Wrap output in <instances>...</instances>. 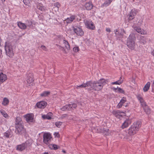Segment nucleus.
I'll return each mask as SVG.
<instances>
[{
  "instance_id": "obj_44",
  "label": "nucleus",
  "mask_w": 154,
  "mask_h": 154,
  "mask_svg": "<svg viewBox=\"0 0 154 154\" xmlns=\"http://www.w3.org/2000/svg\"><path fill=\"white\" fill-rule=\"evenodd\" d=\"M70 105L71 110L73 109H75L77 107V104L75 103L71 104Z\"/></svg>"
},
{
  "instance_id": "obj_34",
  "label": "nucleus",
  "mask_w": 154,
  "mask_h": 154,
  "mask_svg": "<svg viewBox=\"0 0 154 154\" xmlns=\"http://www.w3.org/2000/svg\"><path fill=\"white\" fill-rule=\"evenodd\" d=\"M20 123H22L23 124V122L21 121V119L20 117H17L16 120L15 125H18Z\"/></svg>"
},
{
  "instance_id": "obj_15",
  "label": "nucleus",
  "mask_w": 154,
  "mask_h": 154,
  "mask_svg": "<svg viewBox=\"0 0 154 154\" xmlns=\"http://www.w3.org/2000/svg\"><path fill=\"white\" fill-rule=\"evenodd\" d=\"M137 98L141 103V106L143 107H144L146 106V103L144 101L143 98L140 95H138L137 97Z\"/></svg>"
},
{
  "instance_id": "obj_63",
  "label": "nucleus",
  "mask_w": 154,
  "mask_h": 154,
  "mask_svg": "<svg viewBox=\"0 0 154 154\" xmlns=\"http://www.w3.org/2000/svg\"><path fill=\"white\" fill-rule=\"evenodd\" d=\"M1 1L2 2H5V0H1Z\"/></svg>"
},
{
  "instance_id": "obj_61",
  "label": "nucleus",
  "mask_w": 154,
  "mask_h": 154,
  "mask_svg": "<svg viewBox=\"0 0 154 154\" xmlns=\"http://www.w3.org/2000/svg\"><path fill=\"white\" fill-rule=\"evenodd\" d=\"M123 32L125 33V34H126V32H125V31L124 30H123Z\"/></svg>"
},
{
  "instance_id": "obj_49",
  "label": "nucleus",
  "mask_w": 154,
  "mask_h": 154,
  "mask_svg": "<svg viewBox=\"0 0 154 154\" xmlns=\"http://www.w3.org/2000/svg\"><path fill=\"white\" fill-rule=\"evenodd\" d=\"M66 108H67V111H69L71 110V109L70 108V104H68V105H66Z\"/></svg>"
},
{
  "instance_id": "obj_10",
  "label": "nucleus",
  "mask_w": 154,
  "mask_h": 154,
  "mask_svg": "<svg viewBox=\"0 0 154 154\" xmlns=\"http://www.w3.org/2000/svg\"><path fill=\"white\" fill-rule=\"evenodd\" d=\"M73 28L74 32L77 35L81 36L84 35V32L82 29L78 27L75 28L74 27H73Z\"/></svg>"
},
{
  "instance_id": "obj_20",
  "label": "nucleus",
  "mask_w": 154,
  "mask_h": 154,
  "mask_svg": "<svg viewBox=\"0 0 154 154\" xmlns=\"http://www.w3.org/2000/svg\"><path fill=\"white\" fill-rule=\"evenodd\" d=\"M75 18V16L74 15L71 16L70 17L67 18L65 21H66V23H70L72 22Z\"/></svg>"
},
{
  "instance_id": "obj_12",
  "label": "nucleus",
  "mask_w": 154,
  "mask_h": 154,
  "mask_svg": "<svg viewBox=\"0 0 154 154\" xmlns=\"http://www.w3.org/2000/svg\"><path fill=\"white\" fill-rule=\"evenodd\" d=\"M47 103L43 101L39 102L36 104V106L38 108L44 109L46 106Z\"/></svg>"
},
{
  "instance_id": "obj_29",
  "label": "nucleus",
  "mask_w": 154,
  "mask_h": 154,
  "mask_svg": "<svg viewBox=\"0 0 154 154\" xmlns=\"http://www.w3.org/2000/svg\"><path fill=\"white\" fill-rule=\"evenodd\" d=\"M136 24L138 25H140L143 23V19L140 17H138L136 20Z\"/></svg>"
},
{
  "instance_id": "obj_41",
  "label": "nucleus",
  "mask_w": 154,
  "mask_h": 154,
  "mask_svg": "<svg viewBox=\"0 0 154 154\" xmlns=\"http://www.w3.org/2000/svg\"><path fill=\"white\" fill-rule=\"evenodd\" d=\"M68 115L65 114L62 115L60 117V119H67V117H68Z\"/></svg>"
},
{
  "instance_id": "obj_16",
  "label": "nucleus",
  "mask_w": 154,
  "mask_h": 154,
  "mask_svg": "<svg viewBox=\"0 0 154 154\" xmlns=\"http://www.w3.org/2000/svg\"><path fill=\"white\" fill-rule=\"evenodd\" d=\"M131 123V121L129 119H126L123 123L121 126V128L124 129L128 127Z\"/></svg>"
},
{
  "instance_id": "obj_26",
  "label": "nucleus",
  "mask_w": 154,
  "mask_h": 154,
  "mask_svg": "<svg viewBox=\"0 0 154 154\" xmlns=\"http://www.w3.org/2000/svg\"><path fill=\"white\" fill-rule=\"evenodd\" d=\"M53 114L51 112H49L47 115H43L42 116V118L43 119H51V117L52 116Z\"/></svg>"
},
{
  "instance_id": "obj_25",
  "label": "nucleus",
  "mask_w": 154,
  "mask_h": 154,
  "mask_svg": "<svg viewBox=\"0 0 154 154\" xmlns=\"http://www.w3.org/2000/svg\"><path fill=\"white\" fill-rule=\"evenodd\" d=\"M100 132L106 135H109L110 134V132L109 131V130L108 129L101 128Z\"/></svg>"
},
{
  "instance_id": "obj_18",
  "label": "nucleus",
  "mask_w": 154,
  "mask_h": 154,
  "mask_svg": "<svg viewBox=\"0 0 154 154\" xmlns=\"http://www.w3.org/2000/svg\"><path fill=\"white\" fill-rule=\"evenodd\" d=\"M26 81L28 85L29 86H32L34 84L33 79L30 76H27Z\"/></svg>"
},
{
  "instance_id": "obj_42",
  "label": "nucleus",
  "mask_w": 154,
  "mask_h": 154,
  "mask_svg": "<svg viewBox=\"0 0 154 154\" xmlns=\"http://www.w3.org/2000/svg\"><path fill=\"white\" fill-rule=\"evenodd\" d=\"M112 0H108V1H106L103 4L104 6H106L108 5L112 2Z\"/></svg>"
},
{
  "instance_id": "obj_58",
  "label": "nucleus",
  "mask_w": 154,
  "mask_h": 154,
  "mask_svg": "<svg viewBox=\"0 0 154 154\" xmlns=\"http://www.w3.org/2000/svg\"><path fill=\"white\" fill-rule=\"evenodd\" d=\"M118 32V31L117 29L115 31V33L116 35L118 34V33H117Z\"/></svg>"
},
{
  "instance_id": "obj_31",
  "label": "nucleus",
  "mask_w": 154,
  "mask_h": 154,
  "mask_svg": "<svg viewBox=\"0 0 154 154\" xmlns=\"http://www.w3.org/2000/svg\"><path fill=\"white\" fill-rule=\"evenodd\" d=\"M139 40V42L143 44H144L146 42L144 37L143 36H140Z\"/></svg>"
},
{
  "instance_id": "obj_1",
  "label": "nucleus",
  "mask_w": 154,
  "mask_h": 154,
  "mask_svg": "<svg viewBox=\"0 0 154 154\" xmlns=\"http://www.w3.org/2000/svg\"><path fill=\"white\" fill-rule=\"evenodd\" d=\"M107 80L102 79L97 81H90V87L95 91H100L102 89L104 85L107 82Z\"/></svg>"
},
{
  "instance_id": "obj_30",
  "label": "nucleus",
  "mask_w": 154,
  "mask_h": 154,
  "mask_svg": "<svg viewBox=\"0 0 154 154\" xmlns=\"http://www.w3.org/2000/svg\"><path fill=\"white\" fill-rule=\"evenodd\" d=\"M150 85V82H148L146 85H145L144 87L143 88V91L145 92H146L149 89Z\"/></svg>"
},
{
  "instance_id": "obj_54",
  "label": "nucleus",
  "mask_w": 154,
  "mask_h": 154,
  "mask_svg": "<svg viewBox=\"0 0 154 154\" xmlns=\"http://www.w3.org/2000/svg\"><path fill=\"white\" fill-rule=\"evenodd\" d=\"M41 47L42 48V49L46 51L47 50L46 47L45 46L42 45L41 46Z\"/></svg>"
},
{
  "instance_id": "obj_48",
  "label": "nucleus",
  "mask_w": 154,
  "mask_h": 154,
  "mask_svg": "<svg viewBox=\"0 0 154 154\" xmlns=\"http://www.w3.org/2000/svg\"><path fill=\"white\" fill-rule=\"evenodd\" d=\"M73 50L75 52H78L79 50V48L77 47H74L73 49Z\"/></svg>"
},
{
  "instance_id": "obj_56",
  "label": "nucleus",
  "mask_w": 154,
  "mask_h": 154,
  "mask_svg": "<svg viewBox=\"0 0 154 154\" xmlns=\"http://www.w3.org/2000/svg\"><path fill=\"white\" fill-rule=\"evenodd\" d=\"M134 17H131L130 15H129V17H128V20H132L133 18Z\"/></svg>"
},
{
  "instance_id": "obj_19",
  "label": "nucleus",
  "mask_w": 154,
  "mask_h": 154,
  "mask_svg": "<svg viewBox=\"0 0 154 154\" xmlns=\"http://www.w3.org/2000/svg\"><path fill=\"white\" fill-rule=\"evenodd\" d=\"M90 81L87 82L86 83L83 82L82 85L77 86L76 87V88H85L86 87L90 86Z\"/></svg>"
},
{
  "instance_id": "obj_17",
  "label": "nucleus",
  "mask_w": 154,
  "mask_h": 154,
  "mask_svg": "<svg viewBox=\"0 0 154 154\" xmlns=\"http://www.w3.org/2000/svg\"><path fill=\"white\" fill-rule=\"evenodd\" d=\"M26 121L28 122H32L33 119L32 115L27 114L25 116Z\"/></svg>"
},
{
  "instance_id": "obj_32",
  "label": "nucleus",
  "mask_w": 154,
  "mask_h": 154,
  "mask_svg": "<svg viewBox=\"0 0 154 154\" xmlns=\"http://www.w3.org/2000/svg\"><path fill=\"white\" fill-rule=\"evenodd\" d=\"M145 111V112L147 114H149L150 113L151 110L149 107L146 105V106L144 107H143Z\"/></svg>"
},
{
  "instance_id": "obj_33",
  "label": "nucleus",
  "mask_w": 154,
  "mask_h": 154,
  "mask_svg": "<svg viewBox=\"0 0 154 154\" xmlns=\"http://www.w3.org/2000/svg\"><path fill=\"white\" fill-rule=\"evenodd\" d=\"M37 8L41 11H44L46 9V8L41 4H38L37 6Z\"/></svg>"
},
{
  "instance_id": "obj_3",
  "label": "nucleus",
  "mask_w": 154,
  "mask_h": 154,
  "mask_svg": "<svg viewBox=\"0 0 154 154\" xmlns=\"http://www.w3.org/2000/svg\"><path fill=\"white\" fill-rule=\"evenodd\" d=\"M5 47L6 55L10 57H13L14 55V53L11 44L10 43L6 42Z\"/></svg>"
},
{
  "instance_id": "obj_28",
  "label": "nucleus",
  "mask_w": 154,
  "mask_h": 154,
  "mask_svg": "<svg viewBox=\"0 0 154 154\" xmlns=\"http://www.w3.org/2000/svg\"><path fill=\"white\" fill-rule=\"evenodd\" d=\"M17 25L19 27L22 29H26V25L24 23L19 22Z\"/></svg>"
},
{
  "instance_id": "obj_27",
  "label": "nucleus",
  "mask_w": 154,
  "mask_h": 154,
  "mask_svg": "<svg viewBox=\"0 0 154 154\" xmlns=\"http://www.w3.org/2000/svg\"><path fill=\"white\" fill-rule=\"evenodd\" d=\"M113 90L116 92H119V93L124 94L125 91L122 88L117 87V88H113Z\"/></svg>"
},
{
  "instance_id": "obj_36",
  "label": "nucleus",
  "mask_w": 154,
  "mask_h": 154,
  "mask_svg": "<svg viewBox=\"0 0 154 154\" xmlns=\"http://www.w3.org/2000/svg\"><path fill=\"white\" fill-rule=\"evenodd\" d=\"M137 14V11L135 10H131L130 12L129 15L131 17H134V16L136 15Z\"/></svg>"
},
{
  "instance_id": "obj_52",
  "label": "nucleus",
  "mask_w": 154,
  "mask_h": 154,
  "mask_svg": "<svg viewBox=\"0 0 154 154\" xmlns=\"http://www.w3.org/2000/svg\"><path fill=\"white\" fill-rule=\"evenodd\" d=\"M68 117H67V119L69 120H73V119L72 118V115H68Z\"/></svg>"
},
{
  "instance_id": "obj_60",
  "label": "nucleus",
  "mask_w": 154,
  "mask_h": 154,
  "mask_svg": "<svg viewBox=\"0 0 154 154\" xmlns=\"http://www.w3.org/2000/svg\"><path fill=\"white\" fill-rule=\"evenodd\" d=\"M62 152H63L64 153H66V152L64 150H62Z\"/></svg>"
},
{
  "instance_id": "obj_8",
  "label": "nucleus",
  "mask_w": 154,
  "mask_h": 154,
  "mask_svg": "<svg viewBox=\"0 0 154 154\" xmlns=\"http://www.w3.org/2000/svg\"><path fill=\"white\" fill-rule=\"evenodd\" d=\"M85 24L86 27L88 29L94 30L95 28V27L92 21L86 20L85 21Z\"/></svg>"
},
{
  "instance_id": "obj_53",
  "label": "nucleus",
  "mask_w": 154,
  "mask_h": 154,
  "mask_svg": "<svg viewBox=\"0 0 154 154\" xmlns=\"http://www.w3.org/2000/svg\"><path fill=\"white\" fill-rule=\"evenodd\" d=\"M54 134L56 137H57L58 138H59L60 137V135L58 133L55 132Z\"/></svg>"
},
{
  "instance_id": "obj_38",
  "label": "nucleus",
  "mask_w": 154,
  "mask_h": 154,
  "mask_svg": "<svg viewBox=\"0 0 154 154\" xmlns=\"http://www.w3.org/2000/svg\"><path fill=\"white\" fill-rule=\"evenodd\" d=\"M50 92L48 91H45L41 94V96L42 97H45L49 95Z\"/></svg>"
},
{
  "instance_id": "obj_4",
  "label": "nucleus",
  "mask_w": 154,
  "mask_h": 154,
  "mask_svg": "<svg viewBox=\"0 0 154 154\" xmlns=\"http://www.w3.org/2000/svg\"><path fill=\"white\" fill-rule=\"evenodd\" d=\"M32 143L31 141L28 140L25 143L17 145L16 147V149L18 151H22L25 149L27 146H30Z\"/></svg>"
},
{
  "instance_id": "obj_45",
  "label": "nucleus",
  "mask_w": 154,
  "mask_h": 154,
  "mask_svg": "<svg viewBox=\"0 0 154 154\" xmlns=\"http://www.w3.org/2000/svg\"><path fill=\"white\" fill-rule=\"evenodd\" d=\"M55 6L54 8L57 10H58V9L60 7V5L58 3H56L54 4V5Z\"/></svg>"
},
{
  "instance_id": "obj_11",
  "label": "nucleus",
  "mask_w": 154,
  "mask_h": 154,
  "mask_svg": "<svg viewBox=\"0 0 154 154\" xmlns=\"http://www.w3.org/2000/svg\"><path fill=\"white\" fill-rule=\"evenodd\" d=\"M127 45L128 48L131 50H134L135 48V43L134 41H127Z\"/></svg>"
},
{
  "instance_id": "obj_64",
  "label": "nucleus",
  "mask_w": 154,
  "mask_h": 154,
  "mask_svg": "<svg viewBox=\"0 0 154 154\" xmlns=\"http://www.w3.org/2000/svg\"><path fill=\"white\" fill-rule=\"evenodd\" d=\"M153 84H154V80H153Z\"/></svg>"
},
{
  "instance_id": "obj_13",
  "label": "nucleus",
  "mask_w": 154,
  "mask_h": 154,
  "mask_svg": "<svg viewBox=\"0 0 154 154\" xmlns=\"http://www.w3.org/2000/svg\"><path fill=\"white\" fill-rule=\"evenodd\" d=\"M63 43L65 45L66 49L67 50V51L65 49L64 50L63 52L65 54H67L68 52V51L70 49L69 45L68 42L67 41L65 40H63Z\"/></svg>"
},
{
  "instance_id": "obj_57",
  "label": "nucleus",
  "mask_w": 154,
  "mask_h": 154,
  "mask_svg": "<svg viewBox=\"0 0 154 154\" xmlns=\"http://www.w3.org/2000/svg\"><path fill=\"white\" fill-rule=\"evenodd\" d=\"M106 31L107 32H111V30H110V29L109 28H106Z\"/></svg>"
},
{
  "instance_id": "obj_2",
  "label": "nucleus",
  "mask_w": 154,
  "mask_h": 154,
  "mask_svg": "<svg viewBox=\"0 0 154 154\" xmlns=\"http://www.w3.org/2000/svg\"><path fill=\"white\" fill-rule=\"evenodd\" d=\"M141 126V122L139 121L134 122L128 130V134L130 135H133L136 134L139 130Z\"/></svg>"
},
{
  "instance_id": "obj_62",
  "label": "nucleus",
  "mask_w": 154,
  "mask_h": 154,
  "mask_svg": "<svg viewBox=\"0 0 154 154\" xmlns=\"http://www.w3.org/2000/svg\"><path fill=\"white\" fill-rule=\"evenodd\" d=\"M44 154H49L48 152H45Z\"/></svg>"
},
{
  "instance_id": "obj_21",
  "label": "nucleus",
  "mask_w": 154,
  "mask_h": 154,
  "mask_svg": "<svg viewBox=\"0 0 154 154\" xmlns=\"http://www.w3.org/2000/svg\"><path fill=\"white\" fill-rule=\"evenodd\" d=\"M136 39V38L135 34L133 33H132L130 35L129 37H128L127 39V41H134V42H135Z\"/></svg>"
},
{
  "instance_id": "obj_43",
  "label": "nucleus",
  "mask_w": 154,
  "mask_h": 154,
  "mask_svg": "<svg viewBox=\"0 0 154 154\" xmlns=\"http://www.w3.org/2000/svg\"><path fill=\"white\" fill-rule=\"evenodd\" d=\"M62 124V122H57L55 123V125L57 127L60 128V126Z\"/></svg>"
},
{
  "instance_id": "obj_22",
  "label": "nucleus",
  "mask_w": 154,
  "mask_h": 154,
  "mask_svg": "<svg viewBox=\"0 0 154 154\" xmlns=\"http://www.w3.org/2000/svg\"><path fill=\"white\" fill-rule=\"evenodd\" d=\"M126 101V100L125 97H123L122 100L117 106V107L118 108H120L123 105V104Z\"/></svg>"
},
{
  "instance_id": "obj_59",
  "label": "nucleus",
  "mask_w": 154,
  "mask_h": 154,
  "mask_svg": "<svg viewBox=\"0 0 154 154\" xmlns=\"http://www.w3.org/2000/svg\"><path fill=\"white\" fill-rule=\"evenodd\" d=\"M152 54L153 56L154 57V50H153L152 52Z\"/></svg>"
},
{
  "instance_id": "obj_46",
  "label": "nucleus",
  "mask_w": 154,
  "mask_h": 154,
  "mask_svg": "<svg viewBox=\"0 0 154 154\" xmlns=\"http://www.w3.org/2000/svg\"><path fill=\"white\" fill-rule=\"evenodd\" d=\"M23 2L26 5H29L30 4L31 1L30 0H23Z\"/></svg>"
},
{
  "instance_id": "obj_6",
  "label": "nucleus",
  "mask_w": 154,
  "mask_h": 154,
  "mask_svg": "<svg viewBox=\"0 0 154 154\" xmlns=\"http://www.w3.org/2000/svg\"><path fill=\"white\" fill-rule=\"evenodd\" d=\"M52 137L50 134L48 133H44L43 135V142L47 145L49 144L51 141Z\"/></svg>"
},
{
  "instance_id": "obj_7",
  "label": "nucleus",
  "mask_w": 154,
  "mask_h": 154,
  "mask_svg": "<svg viewBox=\"0 0 154 154\" xmlns=\"http://www.w3.org/2000/svg\"><path fill=\"white\" fill-rule=\"evenodd\" d=\"M119 137L122 139L126 140L127 141H130L131 140V137L128 135L126 132L125 131L122 132L119 134Z\"/></svg>"
},
{
  "instance_id": "obj_9",
  "label": "nucleus",
  "mask_w": 154,
  "mask_h": 154,
  "mask_svg": "<svg viewBox=\"0 0 154 154\" xmlns=\"http://www.w3.org/2000/svg\"><path fill=\"white\" fill-rule=\"evenodd\" d=\"M133 28L136 32L141 35H145L147 34V32L146 30L141 29L140 27L134 26Z\"/></svg>"
},
{
  "instance_id": "obj_51",
  "label": "nucleus",
  "mask_w": 154,
  "mask_h": 154,
  "mask_svg": "<svg viewBox=\"0 0 154 154\" xmlns=\"http://www.w3.org/2000/svg\"><path fill=\"white\" fill-rule=\"evenodd\" d=\"M61 109L63 111H65L67 110V108H66V106L65 105L63 106L61 108Z\"/></svg>"
},
{
  "instance_id": "obj_5",
  "label": "nucleus",
  "mask_w": 154,
  "mask_h": 154,
  "mask_svg": "<svg viewBox=\"0 0 154 154\" xmlns=\"http://www.w3.org/2000/svg\"><path fill=\"white\" fill-rule=\"evenodd\" d=\"M16 130L17 132L20 134H25L26 132L24 128L23 124L20 123L15 125Z\"/></svg>"
},
{
  "instance_id": "obj_55",
  "label": "nucleus",
  "mask_w": 154,
  "mask_h": 154,
  "mask_svg": "<svg viewBox=\"0 0 154 154\" xmlns=\"http://www.w3.org/2000/svg\"><path fill=\"white\" fill-rule=\"evenodd\" d=\"M4 135L7 137H9V134L7 132H5L4 133Z\"/></svg>"
},
{
  "instance_id": "obj_23",
  "label": "nucleus",
  "mask_w": 154,
  "mask_h": 154,
  "mask_svg": "<svg viewBox=\"0 0 154 154\" xmlns=\"http://www.w3.org/2000/svg\"><path fill=\"white\" fill-rule=\"evenodd\" d=\"M93 5L91 2L86 3L85 5V7L87 10H91L93 8Z\"/></svg>"
},
{
  "instance_id": "obj_14",
  "label": "nucleus",
  "mask_w": 154,
  "mask_h": 154,
  "mask_svg": "<svg viewBox=\"0 0 154 154\" xmlns=\"http://www.w3.org/2000/svg\"><path fill=\"white\" fill-rule=\"evenodd\" d=\"M112 113L116 118L120 119L122 116L121 114L124 113V112L114 110L112 112Z\"/></svg>"
},
{
  "instance_id": "obj_24",
  "label": "nucleus",
  "mask_w": 154,
  "mask_h": 154,
  "mask_svg": "<svg viewBox=\"0 0 154 154\" xmlns=\"http://www.w3.org/2000/svg\"><path fill=\"white\" fill-rule=\"evenodd\" d=\"M7 79V75L2 73L0 74V81L3 82Z\"/></svg>"
},
{
  "instance_id": "obj_40",
  "label": "nucleus",
  "mask_w": 154,
  "mask_h": 154,
  "mask_svg": "<svg viewBox=\"0 0 154 154\" xmlns=\"http://www.w3.org/2000/svg\"><path fill=\"white\" fill-rule=\"evenodd\" d=\"M9 102L8 99L6 98H4L3 100L2 104L3 105L5 106L8 104Z\"/></svg>"
},
{
  "instance_id": "obj_47",
  "label": "nucleus",
  "mask_w": 154,
  "mask_h": 154,
  "mask_svg": "<svg viewBox=\"0 0 154 154\" xmlns=\"http://www.w3.org/2000/svg\"><path fill=\"white\" fill-rule=\"evenodd\" d=\"M32 24V23L31 21H26V26L30 27Z\"/></svg>"
},
{
  "instance_id": "obj_50",
  "label": "nucleus",
  "mask_w": 154,
  "mask_h": 154,
  "mask_svg": "<svg viewBox=\"0 0 154 154\" xmlns=\"http://www.w3.org/2000/svg\"><path fill=\"white\" fill-rule=\"evenodd\" d=\"M61 109L63 111H65L67 110V108H66V106L65 105L63 106L61 108Z\"/></svg>"
},
{
  "instance_id": "obj_39",
  "label": "nucleus",
  "mask_w": 154,
  "mask_h": 154,
  "mask_svg": "<svg viewBox=\"0 0 154 154\" xmlns=\"http://www.w3.org/2000/svg\"><path fill=\"white\" fill-rule=\"evenodd\" d=\"M48 146L51 149H58L57 146L56 144H50Z\"/></svg>"
},
{
  "instance_id": "obj_37",
  "label": "nucleus",
  "mask_w": 154,
  "mask_h": 154,
  "mask_svg": "<svg viewBox=\"0 0 154 154\" xmlns=\"http://www.w3.org/2000/svg\"><path fill=\"white\" fill-rule=\"evenodd\" d=\"M1 113L4 117L6 118H8L9 116L8 114L4 110H0Z\"/></svg>"
},
{
  "instance_id": "obj_35",
  "label": "nucleus",
  "mask_w": 154,
  "mask_h": 154,
  "mask_svg": "<svg viewBox=\"0 0 154 154\" xmlns=\"http://www.w3.org/2000/svg\"><path fill=\"white\" fill-rule=\"evenodd\" d=\"M122 79V77H120V79L118 81H117L115 82H113L112 83V85H120L122 84L123 82V80H121V79Z\"/></svg>"
}]
</instances>
